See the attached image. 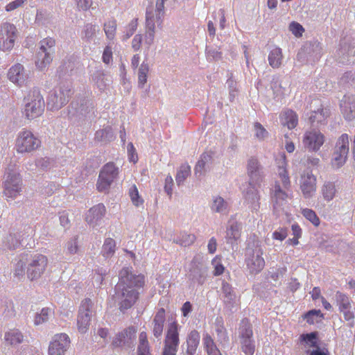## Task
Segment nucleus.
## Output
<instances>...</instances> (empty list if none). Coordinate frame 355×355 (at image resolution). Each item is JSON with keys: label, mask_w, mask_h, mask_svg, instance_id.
Returning <instances> with one entry per match:
<instances>
[{"label": "nucleus", "mask_w": 355, "mask_h": 355, "mask_svg": "<svg viewBox=\"0 0 355 355\" xmlns=\"http://www.w3.org/2000/svg\"><path fill=\"white\" fill-rule=\"evenodd\" d=\"M145 285V276L136 275L128 268L119 272V281L115 287V297L119 302L120 311L130 309L139 300V290Z\"/></svg>", "instance_id": "nucleus-1"}, {"label": "nucleus", "mask_w": 355, "mask_h": 355, "mask_svg": "<svg viewBox=\"0 0 355 355\" xmlns=\"http://www.w3.org/2000/svg\"><path fill=\"white\" fill-rule=\"evenodd\" d=\"M277 166V175L280 181H275L271 190L273 207L276 211L284 210L292 199L291 180L286 169L287 162L285 153H282L275 159Z\"/></svg>", "instance_id": "nucleus-2"}, {"label": "nucleus", "mask_w": 355, "mask_h": 355, "mask_svg": "<svg viewBox=\"0 0 355 355\" xmlns=\"http://www.w3.org/2000/svg\"><path fill=\"white\" fill-rule=\"evenodd\" d=\"M44 110V101L38 89L31 90L24 98L23 114L28 120L40 116Z\"/></svg>", "instance_id": "nucleus-3"}, {"label": "nucleus", "mask_w": 355, "mask_h": 355, "mask_svg": "<svg viewBox=\"0 0 355 355\" xmlns=\"http://www.w3.org/2000/svg\"><path fill=\"white\" fill-rule=\"evenodd\" d=\"M24 260L27 262L26 275L29 280L40 279L46 271L48 266V258L42 254H26Z\"/></svg>", "instance_id": "nucleus-4"}, {"label": "nucleus", "mask_w": 355, "mask_h": 355, "mask_svg": "<svg viewBox=\"0 0 355 355\" xmlns=\"http://www.w3.org/2000/svg\"><path fill=\"white\" fill-rule=\"evenodd\" d=\"M41 141L31 130H23L17 136L15 148L18 153H28L37 150Z\"/></svg>", "instance_id": "nucleus-5"}, {"label": "nucleus", "mask_w": 355, "mask_h": 355, "mask_svg": "<svg viewBox=\"0 0 355 355\" xmlns=\"http://www.w3.org/2000/svg\"><path fill=\"white\" fill-rule=\"evenodd\" d=\"M180 344L179 324L176 321L167 327L162 355H176Z\"/></svg>", "instance_id": "nucleus-6"}, {"label": "nucleus", "mask_w": 355, "mask_h": 355, "mask_svg": "<svg viewBox=\"0 0 355 355\" xmlns=\"http://www.w3.org/2000/svg\"><path fill=\"white\" fill-rule=\"evenodd\" d=\"M263 255V250L259 245L255 246L254 248L246 249L245 261L247 268L251 274H257L263 269L265 260Z\"/></svg>", "instance_id": "nucleus-7"}, {"label": "nucleus", "mask_w": 355, "mask_h": 355, "mask_svg": "<svg viewBox=\"0 0 355 355\" xmlns=\"http://www.w3.org/2000/svg\"><path fill=\"white\" fill-rule=\"evenodd\" d=\"M119 169L113 162L105 164L100 171L96 188L100 192H106L110 189L111 184L116 178Z\"/></svg>", "instance_id": "nucleus-8"}, {"label": "nucleus", "mask_w": 355, "mask_h": 355, "mask_svg": "<svg viewBox=\"0 0 355 355\" xmlns=\"http://www.w3.org/2000/svg\"><path fill=\"white\" fill-rule=\"evenodd\" d=\"M17 37L16 26L10 23H3L0 26V51H11Z\"/></svg>", "instance_id": "nucleus-9"}, {"label": "nucleus", "mask_w": 355, "mask_h": 355, "mask_svg": "<svg viewBox=\"0 0 355 355\" xmlns=\"http://www.w3.org/2000/svg\"><path fill=\"white\" fill-rule=\"evenodd\" d=\"M92 302L90 299H84L80 304L77 318L78 331L85 334L87 331L92 317Z\"/></svg>", "instance_id": "nucleus-10"}, {"label": "nucleus", "mask_w": 355, "mask_h": 355, "mask_svg": "<svg viewBox=\"0 0 355 355\" xmlns=\"http://www.w3.org/2000/svg\"><path fill=\"white\" fill-rule=\"evenodd\" d=\"M21 190V178L17 172L7 173L4 182L3 194L7 198H15Z\"/></svg>", "instance_id": "nucleus-11"}, {"label": "nucleus", "mask_w": 355, "mask_h": 355, "mask_svg": "<svg viewBox=\"0 0 355 355\" xmlns=\"http://www.w3.org/2000/svg\"><path fill=\"white\" fill-rule=\"evenodd\" d=\"M71 94L70 85H61L50 96L48 104L52 109L58 110L68 103Z\"/></svg>", "instance_id": "nucleus-12"}, {"label": "nucleus", "mask_w": 355, "mask_h": 355, "mask_svg": "<svg viewBox=\"0 0 355 355\" xmlns=\"http://www.w3.org/2000/svg\"><path fill=\"white\" fill-rule=\"evenodd\" d=\"M247 173L250 178L249 184L253 188L259 187L263 180V175L261 172V166L257 158L251 157L248 159Z\"/></svg>", "instance_id": "nucleus-13"}, {"label": "nucleus", "mask_w": 355, "mask_h": 355, "mask_svg": "<svg viewBox=\"0 0 355 355\" xmlns=\"http://www.w3.org/2000/svg\"><path fill=\"white\" fill-rule=\"evenodd\" d=\"M324 136L318 130L306 131L303 137L302 143L310 151H318L324 144Z\"/></svg>", "instance_id": "nucleus-14"}, {"label": "nucleus", "mask_w": 355, "mask_h": 355, "mask_svg": "<svg viewBox=\"0 0 355 355\" xmlns=\"http://www.w3.org/2000/svg\"><path fill=\"white\" fill-rule=\"evenodd\" d=\"M137 331V328L133 326L125 328L116 335L112 340V345L116 347H132L136 338Z\"/></svg>", "instance_id": "nucleus-15"}, {"label": "nucleus", "mask_w": 355, "mask_h": 355, "mask_svg": "<svg viewBox=\"0 0 355 355\" xmlns=\"http://www.w3.org/2000/svg\"><path fill=\"white\" fill-rule=\"evenodd\" d=\"M70 340L66 334L55 335L49 347V355H64L69 347Z\"/></svg>", "instance_id": "nucleus-16"}, {"label": "nucleus", "mask_w": 355, "mask_h": 355, "mask_svg": "<svg viewBox=\"0 0 355 355\" xmlns=\"http://www.w3.org/2000/svg\"><path fill=\"white\" fill-rule=\"evenodd\" d=\"M300 189L304 198H309L313 196L316 191L317 180L311 171L304 172L300 180Z\"/></svg>", "instance_id": "nucleus-17"}, {"label": "nucleus", "mask_w": 355, "mask_h": 355, "mask_svg": "<svg viewBox=\"0 0 355 355\" xmlns=\"http://www.w3.org/2000/svg\"><path fill=\"white\" fill-rule=\"evenodd\" d=\"M7 77L10 81L19 87L25 85L28 78L24 66L19 63L12 65L8 69Z\"/></svg>", "instance_id": "nucleus-18"}, {"label": "nucleus", "mask_w": 355, "mask_h": 355, "mask_svg": "<svg viewBox=\"0 0 355 355\" xmlns=\"http://www.w3.org/2000/svg\"><path fill=\"white\" fill-rule=\"evenodd\" d=\"M341 113L347 121L355 119V96L345 95L340 101Z\"/></svg>", "instance_id": "nucleus-19"}, {"label": "nucleus", "mask_w": 355, "mask_h": 355, "mask_svg": "<svg viewBox=\"0 0 355 355\" xmlns=\"http://www.w3.org/2000/svg\"><path fill=\"white\" fill-rule=\"evenodd\" d=\"M189 278L193 283L202 285L206 280V273L202 268L201 263L195 257L191 262Z\"/></svg>", "instance_id": "nucleus-20"}, {"label": "nucleus", "mask_w": 355, "mask_h": 355, "mask_svg": "<svg viewBox=\"0 0 355 355\" xmlns=\"http://www.w3.org/2000/svg\"><path fill=\"white\" fill-rule=\"evenodd\" d=\"M165 320L166 311L164 308H160L156 312L153 320V333L155 337L159 338L162 336Z\"/></svg>", "instance_id": "nucleus-21"}, {"label": "nucleus", "mask_w": 355, "mask_h": 355, "mask_svg": "<svg viewBox=\"0 0 355 355\" xmlns=\"http://www.w3.org/2000/svg\"><path fill=\"white\" fill-rule=\"evenodd\" d=\"M281 124L291 130L295 128L298 123L297 114L292 110L288 109L282 112L279 116Z\"/></svg>", "instance_id": "nucleus-22"}, {"label": "nucleus", "mask_w": 355, "mask_h": 355, "mask_svg": "<svg viewBox=\"0 0 355 355\" xmlns=\"http://www.w3.org/2000/svg\"><path fill=\"white\" fill-rule=\"evenodd\" d=\"M106 209L103 204H98L92 207L86 214V220L89 224L96 223L105 214Z\"/></svg>", "instance_id": "nucleus-23"}, {"label": "nucleus", "mask_w": 355, "mask_h": 355, "mask_svg": "<svg viewBox=\"0 0 355 355\" xmlns=\"http://www.w3.org/2000/svg\"><path fill=\"white\" fill-rule=\"evenodd\" d=\"M155 19L153 13L147 10L146 17V30L145 35V43L148 46L153 44L155 37Z\"/></svg>", "instance_id": "nucleus-24"}, {"label": "nucleus", "mask_w": 355, "mask_h": 355, "mask_svg": "<svg viewBox=\"0 0 355 355\" xmlns=\"http://www.w3.org/2000/svg\"><path fill=\"white\" fill-rule=\"evenodd\" d=\"M241 236V225L238 222L231 223L226 230L227 243L233 244L237 241Z\"/></svg>", "instance_id": "nucleus-25"}, {"label": "nucleus", "mask_w": 355, "mask_h": 355, "mask_svg": "<svg viewBox=\"0 0 355 355\" xmlns=\"http://www.w3.org/2000/svg\"><path fill=\"white\" fill-rule=\"evenodd\" d=\"M200 334L196 330L191 331L187 338V354L188 355H194L200 343Z\"/></svg>", "instance_id": "nucleus-26"}, {"label": "nucleus", "mask_w": 355, "mask_h": 355, "mask_svg": "<svg viewBox=\"0 0 355 355\" xmlns=\"http://www.w3.org/2000/svg\"><path fill=\"white\" fill-rule=\"evenodd\" d=\"M4 341L8 345H17L24 341V335L17 329H11L4 334Z\"/></svg>", "instance_id": "nucleus-27"}, {"label": "nucleus", "mask_w": 355, "mask_h": 355, "mask_svg": "<svg viewBox=\"0 0 355 355\" xmlns=\"http://www.w3.org/2000/svg\"><path fill=\"white\" fill-rule=\"evenodd\" d=\"M202 344L207 355H222L214 339L208 333L203 334Z\"/></svg>", "instance_id": "nucleus-28"}, {"label": "nucleus", "mask_w": 355, "mask_h": 355, "mask_svg": "<svg viewBox=\"0 0 355 355\" xmlns=\"http://www.w3.org/2000/svg\"><path fill=\"white\" fill-rule=\"evenodd\" d=\"M52 53L50 51H39L36 56V67L40 70L48 67L53 60Z\"/></svg>", "instance_id": "nucleus-29"}, {"label": "nucleus", "mask_w": 355, "mask_h": 355, "mask_svg": "<svg viewBox=\"0 0 355 355\" xmlns=\"http://www.w3.org/2000/svg\"><path fill=\"white\" fill-rule=\"evenodd\" d=\"M282 60L283 53L279 47H275L269 53L268 62L272 68H279L282 65Z\"/></svg>", "instance_id": "nucleus-30"}, {"label": "nucleus", "mask_w": 355, "mask_h": 355, "mask_svg": "<svg viewBox=\"0 0 355 355\" xmlns=\"http://www.w3.org/2000/svg\"><path fill=\"white\" fill-rule=\"evenodd\" d=\"M336 302L339 311L352 308V300L347 295L340 291H337L336 293Z\"/></svg>", "instance_id": "nucleus-31"}, {"label": "nucleus", "mask_w": 355, "mask_h": 355, "mask_svg": "<svg viewBox=\"0 0 355 355\" xmlns=\"http://www.w3.org/2000/svg\"><path fill=\"white\" fill-rule=\"evenodd\" d=\"M321 193L324 200L329 202L334 199L336 193L334 182H325L321 187Z\"/></svg>", "instance_id": "nucleus-32"}, {"label": "nucleus", "mask_w": 355, "mask_h": 355, "mask_svg": "<svg viewBox=\"0 0 355 355\" xmlns=\"http://www.w3.org/2000/svg\"><path fill=\"white\" fill-rule=\"evenodd\" d=\"M128 196L134 206L139 207L144 205V200L139 194V190L135 184H132L128 190Z\"/></svg>", "instance_id": "nucleus-33"}, {"label": "nucleus", "mask_w": 355, "mask_h": 355, "mask_svg": "<svg viewBox=\"0 0 355 355\" xmlns=\"http://www.w3.org/2000/svg\"><path fill=\"white\" fill-rule=\"evenodd\" d=\"M253 331L252 325L248 319L241 320L240 327V340L252 339Z\"/></svg>", "instance_id": "nucleus-34"}, {"label": "nucleus", "mask_w": 355, "mask_h": 355, "mask_svg": "<svg viewBox=\"0 0 355 355\" xmlns=\"http://www.w3.org/2000/svg\"><path fill=\"white\" fill-rule=\"evenodd\" d=\"M335 151L339 153L347 154L349 153V136L347 134H343L338 139L335 146Z\"/></svg>", "instance_id": "nucleus-35"}, {"label": "nucleus", "mask_w": 355, "mask_h": 355, "mask_svg": "<svg viewBox=\"0 0 355 355\" xmlns=\"http://www.w3.org/2000/svg\"><path fill=\"white\" fill-rule=\"evenodd\" d=\"M329 116V111L327 109L321 108L314 112L310 116V121L312 124H319L323 123Z\"/></svg>", "instance_id": "nucleus-36"}, {"label": "nucleus", "mask_w": 355, "mask_h": 355, "mask_svg": "<svg viewBox=\"0 0 355 355\" xmlns=\"http://www.w3.org/2000/svg\"><path fill=\"white\" fill-rule=\"evenodd\" d=\"M26 270H27V262H26V260H24V254L15 265L13 270L14 277L18 279L24 277L26 273Z\"/></svg>", "instance_id": "nucleus-37"}, {"label": "nucleus", "mask_w": 355, "mask_h": 355, "mask_svg": "<svg viewBox=\"0 0 355 355\" xmlns=\"http://www.w3.org/2000/svg\"><path fill=\"white\" fill-rule=\"evenodd\" d=\"M116 21L114 19L108 20L104 24L103 30L107 39L114 40L116 32Z\"/></svg>", "instance_id": "nucleus-38"}, {"label": "nucleus", "mask_w": 355, "mask_h": 355, "mask_svg": "<svg viewBox=\"0 0 355 355\" xmlns=\"http://www.w3.org/2000/svg\"><path fill=\"white\" fill-rule=\"evenodd\" d=\"M116 243L115 241L112 238H107L105 240L103 245L102 252L103 255L105 257H110L112 256L115 252Z\"/></svg>", "instance_id": "nucleus-39"}, {"label": "nucleus", "mask_w": 355, "mask_h": 355, "mask_svg": "<svg viewBox=\"0 0 355 355\" xmlns=\"http://www.w3.org/2000/svg\"><path fill=\"white\" fill-rule=\"evenodd\" d=\"M191 173V167L188 164H183L180 166L179 171H178L177 175L175 177V180L177 184L180 185L182 184L190 175Z\"/></svg>", "instance_id": "nucleus-40"}, {"label": "nucleus", "mask_w": 355, "mask_h": 355, "mask_svg": "<svg viewBox=\"0 0 355 355\" xmlns=\"http://www.w3.org/2000/svg\"><path fill=\"white\" fill-rule=\"evenodd\" d=\"M241 347L245 355H253L255 352L253 339L241 340Z\"/></svg>", "instance_id": "nucleus-41"}, {"label": "nucleus", "mask_w": 355, "mask_h": 355, "mask_svg": "<svg viewBox=\"0 0 355 355\" xmlns=\"http://www.w3.org/2000/svg\"><path fill=\"white\" fill-rule=\"evenodd\" d=\"M318 339V333L317 332H311L310 334H302L300 337V340L301 342L306 343L308 345L312 347H318L317 343Z\"/></svg>", "instance_id": "nucleus-42"}, {"label": "nucleus", "mask_w": 355, "mask_h": 355, "mask_svg": "<svg viewBox=\"0 0 355 355\" xmlns=\"http://www.w3.org/2000/svg\"><path fill=\"white\" fill-rule=\"evenodd\" d=\"M149 71L148 64L143 62L139 69L138 73V83L139 85L143 87L147 82V75Z\"/></svg>", "instance_id": "nucleus-43"}, {"label": "nucleus", "mask_w": 355, "mask_h": 355, "mask_svg": "<svg viewBox=\"0 0 355 355\" xmlns=\"http://www.w3.org/2000/svg\"><path fill=\"white\" fill-rule=\"evenodd\" d=\"M317 318H319L320 320L323 318V314L321 313L320 310H311L304 315V319H306V322L310 324L318 322V320Z\"/></svg>", "instance_id": "nucleus-44"}, {"label": "nucleus", "mask_w": 355, "mask_h": 355, "mask_svg": "<svg viewBox=\"0 0 355 355\" xmlns=\"http://www.w3.org/2000/svg\"><path fill=\"white\" fill-rule=\"evenodd\" d=\"M196 239V237L193 234L187 232L181 233L177 243L182 246H189L192 245Z\"/></svg>", "instance_id": "nucleus-45"}, {"label": "nucleus", "mask_w": 355, "mask_h": 355, "mask_svg": "<svg viewBox=\"0 0 355 355\" xmlns=\"http://www.w3.org/2000/svg\"><path fill=\"white\" fill-rule=\"evenodd\" d=\"M347 157V154L339 153L334 150L332 155L331 165L334 168H340L345 163Z\"/></svg>", "instance_id": "nucleus-46"}, {"label": "nucleus", "mask_w": 355, "mask_h": 355, "mask_svg": "<svg viewBox=\"0 0 355 355\" xmlns=\"http://www.w3.org/2000/svg\"><path fill=\"white\" fill-rule=\"evenodd\" d=\"M227 202L221 197H216L214 199L211 209L214 212H223L227 209Z\"/></svg>", "instance_id": "nucleus-47"}, {"label": "nucleus", "mask_w": 355, "mask_h": 355, "mask_svg": "<svg viewBox=\"0 0 355 355\" xmlns=\"http://www.w3.org/2000/svg\"><path fill=\"white\" fill-rule=\"evenodd\" d=\"M302 214L315 227L320 225V219L313 210L308 208L303 209Z\"/></svg>", "instance_id": "nucleus-48"}, {"label": "nucleus", "mask_w": 355, "mask_h": 355, "mask_svg": "<svg viewBox=\"0 0 355 355\" xmlns=\"http://www.w3.org/2000/svg\"><path fill=\"white\" fill-rule=\"evenodd\" d=\"M55 45V40L52 37H46L41 40L40 50L41 51H50L53 53V48Z\"/></svg>", "instance_id": "nucleus-49"}, {"label": "nucleus", "mask_w": 355, "mask_h": 355, "mask_svg": "<svg viewBox=\"0 0 355 355\" xmlns=\"http://www.w3.org/2000/svg\"><path fill=\"white\" fill-rule=\"evenodd\" d=\"M216 332L219 339L226 340L227 339V331L224 326L222 318H217L216 322Z\"/></svg>", "instance_id": "nucleus-50"}, {"label": "nucleus", "mask_w": 355, "mask_h": 355, "mask_svg": "<svg viewBox=\"0 0 355 355\" xmlns=\"http://www.w3.org/2000/svg\"><path fill=\"white\" fill-rule=\"evenodd\" d=\"M211 156L208 154V153H203L201 156H200V159L198 160V162H197V164L195 167V171L196 173H201L205 166V164L207 162H209V161H211Z\"/></svg>", "instance_id": "nucleus-51"}, {"label": "nucleus", "mask_w": 355, "mask_h": 355, "mask_svg": "<svg viewBox=\"0 0 355 355\" xmlns=\"http://www.w3.org/2000/svg\"><path fill=\"white\" fill-rule=\"evenodd\" d=\"M255 137L259 140H263L268 137V132L266 128L259 122L254 123Z\"/></svg>", "instance_id": "nucleus-52"}, {"label": "nucleus", "mask_w": 355, "mask_h": 355, "mask_svg": "<svg viewBox=\"0 0 355 355\" xmlns=\"http://www.w3.org/2000/svg\"><path fill=\"white\" fill-rule=\"evenodd\" d=\"M51 310L49 308H44L42 309L40 313L37 314L35 318V324H40L48 320Z\"/></svg>", "instance_id": "nucleus-53"}, {"label": "nucleus", "mask_w": 355, "mask_h": 355, "mask_svg": "<svg viewBox=\"0 0 355 355\" xmlns=\"http://www.w3.org/2000/svg\"><path fill=\"white\" fill-rule=\"evenodd\" d=\"M164 0H157L156 3V21L160 25L164 17Z\"/></svg>", "instance_id": "nucleus-54"}, {"label": "nucleus", "mask_w": 355, "mask_h": 355, "mask_svg": "<svg viewBox=\"0 0 355 355\" xmlns=\"http://www.w3.org/2000/svg\"><path fill=\"white\" fill-rule=\"evenodd\" d=\"M98 31V27L96 25L88 24L85 26L84 30V35L87 39L92 38Z\"/></svg>", "instance_id": "nucleus-55"}, {"label": "nucleus", "mask_w": 355, "mask_h": 355, "mask_svg": "<svg viewBox=\"0 0 355 355\" xmlns=\"http://www.w3.org/2000/svg\"><path fill=\"white\" fill-rule=\"evenodd\" d=\"M78 10L86 11L92 6V0H73Z\"/></svg>", "instance_id": "nucleus-56"}, {"label": "nucleus", "mask_w": 355, "mask_h": 355, "mask_svg": "<svg viewBox=\"0 0 355 355\" xmlns=\"http://www.w3.org/2000/svg\"><path fill=\"white\" fill-rule=\"evenodd\" d=\"M290 31L296 37H301L304 31V28L297 22H292L289 26Z\"/></svg>", "instance_id": "nucleus-57"}, {"label": "nucleus", "mask_w": 355, "mask_h": 355, "mask_svg": "<svg viewBox=\"0 0 355 355\" xmlns=\"http://www.w3.org/2000/svg\"><path fill=\"white\" fill-rule=\"evenodd\" d=\"M25 2H26V0L12 1L6 5V10L8 12L12 11L18 8L21 7L24 4Z\"/></svg>", "instance_id": "nucleus-58"}, {"label": "nucleus", "mask_w": 355, "mask_h": 355, "mask_svg": "<svg viewBox=\"0 0 355 355\" xmlns=\"http://www.w3.org/2000/svg\"><path fill=\"white\" fill-rule=\"evenodd\" d=\"M222 291L225 295V297L229 300H232L233 290L231 285L225 282L222 284Z\"/></svg>", "instance_id": "nucleus-59"}, {"label": "nucleus", "mask_w": 355, "mask_h": 355, "mask_svg": "<svg viewBox=\"0 0 355 355\" xmlns=\"http://www.w3.org/2000/svg\"><path fill=\"white\" fill-rule=\"evenodd\" d=\"M287 236V230L284 228H280L272 233V239L279 241L284 240Z\"/></svg>", "instance_id": "nucleus-60"}, {"label": "nucleus", "mask_w": 355, "mask_h": 355, "mask_svg": "<svg viewBox=\"0 0 355 355\" xmlns=\"http://www.w3.org/2000/svg\"><path fill=\"white\" fill-rule=\"evenodd\" d=\"M127 148L130 161L136 163L138 161V157L133 144H128Z\"/></svg>", "instance_id": "nucleus-61"}, {"label": "nucleus", "mask_w": 355, "mask_h": 355, "mask_svg": "<svg viewBox=\"0 0 355 355\" xmlns=\"http://www.w3.org/2000/svg\"><path fill=\"white\" fill-rule=\"evenodd\" d=\"M102 59L105 64H110L112 61V51L110 46H106L103 51Z\"/></svg>", "instance_id": "nucleus-62"}, {"label": "nucleus", "mask_w": 355, "mask_h": 355, "mask_svg": "<svg viewBox=\"0 0 355 355\" xmlns=\"http://www.w3.org/2000/svg\"><path fill=\"white\" fill-rule=\"evenodd\" d=\"M138 25L137 19H132L128 26L126 38H129L136 31Z\"/></svg>", "instance_id": "nucleus-63"}, {"label": "nucleus", "mask_w": 355, "mask_h": 355, "mask_svg": "<svg viewBox=\"0 0 355 355\" xmlns=\"http://www.w3.org/2000/svg\"><path fill=\"white\" fill-rule=\"evenodd\" d=\"M212 263L214 265V275L215 276L222 275L225 270V267L223 266V264L218 261L216 258L213 259Z\"/></svg>", "instance_id": "nucleus-64"}]
</instances>
